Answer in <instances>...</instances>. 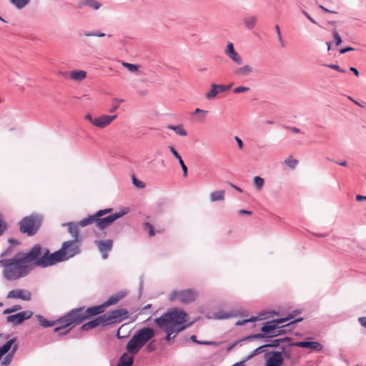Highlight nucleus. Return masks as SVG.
Segmentation results:
<instances>
[{
    "mask_svg": "<svg viewBox=\"0 0 366 366\" xmlns=\"http://www.w3.org/2000/svg\"><path fill=\"white\" fill-rule=\"evenodd\" d=\"M127 315L128 312L125 309L114 310L103 315L107 325L120 322L127 318Z\"/></svg>",
    "mask_w": 366,
    "mask_h": 366,
    "instance_id": "nucleus-10",
    "label": "nucleus"
},
{
    "mask_svg": "<svg viewBox=\"0 0 366 366\" xmlns=\"http://www.w3.org/2000/svg\"><path fill=\"white\" fill-rule=\"evenodd\" d=\"M9 242L13 244V245H18L19 244V242L16 240V239H12V238H10L9 239Z\"/></svg>",
    "mask_w": 366,
    "mask_h": 366,
    "instance_id": "nucleus-63",
    "label": "nucleus"
},
{
    "mask_svg": "<svg viewBox=\"0 0 366 366\" xmlns=\"http://www.w3.org/2000/svg\"><path fill=\"white\" fill-rule=\"evenodd\" d=\"M124 102V100L122 99H114L112 100V107L110 109L109 112H114Z\"/></svg>",
    "mask_w": 366,
    "mask_h": 366,
    "instance_id": "nucleus-36",
    "label": "nucleus"
},
{
    "mask_svg": "<svg viewBox=\"0 0 366 366\" xmlns=\"http://www.w3.org/2000/svg\"><path fill=\"white\" fill-rule=\"evenodd\" d=\"M354 50V48L352 47H346V48H342L340 50V54H345L347 51H353Z\"/></svg>",
    "mask_w": 366,
    "mask_h": 366,
    "instance_id": "nucleus-55",
    "label": "nucleus"
},
{
    "mask_svg": "<svg viewBox=\"0 0 366 366\" xmlns=\"http://www.w3.org/2000/svg\"><path fill=\"white\" fill-rule=\"evenodd\" d=\"M117 117V114L114 115H108L104 114L96 117V120L94 121V127L103 129L109 126L113 121H114Z\"/></svg>",
    "mask_w": 366,
    "mask_h": 366,
    "instance_id": "nucleus-18",
    "label": "nucleus"
},
{
    "mask_svg": "<svg viewBox=\"0 0 366 366\" xmlns=\"http://www.w3.org/2000/svg\"><path fill=\"white\" fill-rule=\"evenodd\" d=\"M239 212L242 214H248V215H250L252 214V212L251 211H248V210H245V209H240L239 211Z\"/></svg>",
    "mask_w": 366,
    "mask_h": 366,
    "instance_id": "nucleus-60",
    "label": "nucleus"
},
{
    "mask_svg": "<svg viewBox=\"0 0 366 366\" xmlns=\"http://www.w3.org/2000/svg\"><path fill=\"white\" fill-rule=\"evenodd\" d=\"M42 247L35 244L27 252H19L13 258L0 259L4 267L3 277L7 280H16L26 276L34 267H40Z\"/></svg>",
    "mask_w": 366,
    "mask_h": 366,
    "instance_id": "nucleus-1",
    "label": "nucleus"
},
{
    "mask_svg": "<svg viewBox=\"0 0 366 366\" xmlns=\"http://www.w3.org/2000/svg\"><path fill=\"white\" fill-rule=\"evenodd\" d=\"M132 182L139 189L144 188L145 187L144 183L138 180L134 176L132 177Z\"/></svg>",
    "mask_w": 366,
    "mask_h": 366,
    "instance_id": "nucleus-40",
    "label": "nucleus"
},
{
    "mask_svg": "<svg viewBox=\"0 0 366 366\" xmlns=\"http://www.w3.org/2000/svg\"><path fill=\"white\" fill-rule=\"evenodd\" d=\"M333 36H334V39L335 41L336 46L340 45V44L342 43V39L336 29H333Z\"/></svg>",
    "mask_w": 366,
    "mask_h": 366,
    "instance_id": "nucleus-39",
    "label": "nucleus"
},
{
    "mask_svg": "<svg viewBox=\"0 0 366 366\" xmlns=\"http://www.w3.org/2000/svg\"><path fill=\"white\" fill-rule=\"evenodd\" d=\"M263 318H259L258 317H252L249 319H247V320H241V321H238L237 322V325H245L246 323L247 322H256L257 320H262Z\"/></svg>",
    "mask_w": 366,
    "mask_h": 366,
    "instance_id": "nucleus-38",
    "label": "nucleus"
},
{
    "mask_svg": "<svg viewBox=\"0 0 366 366\" xmlns=\"http://www.w3.org/2000/svg\"><path fill=\"white\" fill-rule=\"evenodd\" d=\"M36 318L43 327H49L58 325L59 326L55 327L54 332H61L60 335H66L71 330V326H64V324L61 322L60 320L62 319V317L56 321H49L41 315H36Z\"/></svg>",
    "mask_w": 366,
    "mask_h": 366,
    "instance_id": "nucleus-8",
    "label": "nucleus"
},
{
    "mask_svg": "<svg viewBox=\"0 0 366 366\" xmlns=\"http://www.w3.org/2000/svg\"><path fill=\"white\" fill-rule=\"evenodd\" d=\"M85 36H99V37H103L105 36V34L104 33H102L100 31H98L95 34H92V33H85L84 34Z\"/></svg>",
    "mask_w": 366,
    "mask_h": 366,
    "instance_id": "nucleus-50",
    "label": "nucleus"
},
{
    "mask_svg": "<svg viewBox=\"0 0 366 366\" xmlns=\"http://www.w3.org/2000/svg\"><path fill=\"white\" fill-rule=\"evenodd\" d=\"M356 200L357 202H360V201H362V200H366V196H362V195H360V194H357L355 197Z\"/></svg>",
    "mask_w": 366,
    "mask_h": 366,
    "instance_id": "nucleus-57",
    "label": "nucleus"
},
{
    "mask_svg": "<svg viewBox=\"0 0 366 366\" xmlns=\"http://www.w3.org/2000/svg\"><path fill=\"white\" fill-rule=\"evenodd\" d=\"M328 66L340 72H345V71L340 68L337 64H330Z\"/></svg>",
    "mask_w": 366,
    "mask_h": 366,
    "instance_id": "nucleus-51",
    "label": "nucleus"
},
{
    "mask_svg": "<svg viewBox=\"0 0 366 366\" xmlns=\"http://www.w3.org/2000/svg\"><path fill=\"white\" fill-rule=\"evenodd\" d=\"M281 340H274L271 343L269 344H267L265 345V347H277L280 342Z\"/></svg>",
    "mask_w": 366,
    "mask_h": 366,
    "instance_id": "nucleus-49",
    "label": "nucleus"
},
{
    "mask_svg": "<svg viewBox=\"0 0 366 366\" xmlns=\"http://www.w3.org/2000/svg\"><path fill=\"white\" fill-rule=\"evenodd\" d=\"M264 347H265L264 345H262V346H260V347H257V349H255L252 352V355H250L249 357H254V356H255V355H257L258 354L262 353V351H263V348H264Z\"/></svg>",
    "mask_w": 366,
    "mask_h": 366,
    "instance_id": "nucleus-46",
    "label": "nucleus"
},
{
    "mask_svg": "<svg viewBox=\"0 0 366 366\" xmlns=\"http://www.w3.org/2000/svg\"><path fill=\"white\" fill-rule=\"evenodd\" d=\"M20 309H21V306L15 305V306L12 307L11 308H8V309L5 310L4 313V314H10V313L14 312Z\"/></svg>",
    "mask_w": 366,
    "mask_h": 366,
    "instance_id": "nucleus-45",
    "label": "nucleus"
},
{
    "mask_svg": "<svg viewBox=\"0 0 366 366\" xmlns=\"http://www.w3.org/2000/svg\"><path fill=\"white\" fill-rule=\"evenodd\" d=\"M266 366H281L283 363V357L280 352H270L264 355Z\"/></svg>",
    "mask_w": 366,
    "mask_h": 366,
    "instance_id": "nucleus-12",
    "label": "nucleus"
},
{
    "mask_svg": "<svg viewBox=\"0 0 366 366\" xmlns=\"http://www.w3.org/2000/svg\"><path fill=\"white\" fill-rule=\"evenodd\" d=\"M249 90V87L240 86H238V87H236L235 89H234L233 92L235 94H239V93L248 92Z\"/></svg>",
    "mask_w": 366,
    "mask_h": 366,
    "instance_id": "nucleus-41",
    "label": "nucleus"
},
{
    "mask_svg": "<svg viewBox=\"0 0 366 366\" xmlns=\"http://www.w3.org/2000/svg\"><path fill=\"white\" fill-rule=\"evenodd\" d=\"M86 71L84 70H72L69 74V78L73 81L80 82L86 78Z\"/></svg>",
    "mask_w": 366,
    "mask_h": 366,
    "instance_id": "nucleus-24",
    "label": "nucleus"
},
{
    "mask_svg": "<svg viewBox=\"0 0 366 366\" xmlns=\"http://www.w3.org/2000/svg\"><path fill=\"white\" fill-rule=\"evenodd\" d=\"M122 65L132 73L137 72V71L139 68V65H138V64H130V63H127V62H124V61L122 62Z\"/></svg>",
    "mask_w": 366,
    "mask_h": 366,
    "instance_id": "nucleus-34",
    "label": "nucleus"
},
{
    "mask_svg": "<svg viewBox=\"0 0 366 366\" xmlns=\"http://www.w3.org/2000/svg\"><path fill=\"white\" fill-rule=\"evenodd\" d=\"M19 230L28 236L34 235L41 224V218L36 214L25 217L19 223Z\"/></svg>",
    "mask_w": 366,
    "mask_h": 366,
    "instance_id": "nucleus-6",
    "label": "nucleus"
},
{
    "mask_svg": "<svg viewBox=\"0 0 366 366\" xmlns=\"http://www.w3.org/2000/svg\"><path fill=\"white\" fill-rule=\"evenodd\" d=\"M127 213V210H122L119 212H116L109 214L107 217L99 216L97 217V227L100 229H104L108 227L115 220L120 218L123 215Z\"/></svg>",
    "mask_w": 366,
    "mask_h": 366,
    "instance_id": "nucleus-11",
    "label": "nucleus"
},
{
    "mask_svg": "<svg viewBox=\"0 0 366 366\" xmlns=\"http://www.w3.org/2000/svg\"><path fill=\"white\" fill-rule=\"evenodd\" d=\"M263 337H265V335L259 333V334L249 335L246 339L252 340V339H260V338H263Z\"/></svg>",
    "mask_w": 366,
    "mask_h": 366,
    "instance_id": "nucleus-47",
    "label": "nucleus"
},
{
    "mask_svg": "<svg viewBox=\"0 0 366 366\" xmlns=\"http://www.w3.org/2000/svg\"><path fill=\"white\" fill-rule=\"evenodd\" d=\"M179 162L181 165V167L182 169V172H183V176L184 177H186L187 176V167L185 165L184 161L182 160V159H180L179 160Z\"/></svg>",
    "mask_w": 366,
    "mask_h": 366,
    "instance_id": "nucleus-44",
    "label": "nucleus"
},
{
    "mask_svg": "<svg viewBox=\"0 0 366 366\" xmlns=\"http://www.w3.org/2000/svg\"><path fill=\"white\" fill-rule=\"evenodd\" d=\"M10 251H11V248L9 247L7 250H6L5 252H4L1 254V257H3L4 256H7L9 254Z\"/></svg>",
    "mask_w": 366,
    "mask_h": 366,
    "instance_id": "nucleus-64",
    "label": "nucleus"
},
{
    "mask_svg": "<svg viewBox=\"0 0 366 366\" xmlns=\"http://www.w3.org/2000/svg\"><path fill=\"white\" fill-rule=\"evenodd\" d=\"M359 322L362 327H366V317H360Z\"/></svg>",
    "mask_w": 366,
    "mask_h": 366,
    "instance_id": "nucleus-56",
    "label": "nucleus"
},
{
    "mask_svg": "<svg viewBox=\"0 0 366 366\" xmlns=\"http://www.w3.org/2000/svg\"><path fill=\"white\" fill-rule=\"evenodd\" d=\"M18 349V345L17 344H15L14 346H13V348L11 350V352L10 353H9L6 357L4 359V360L2 361L1 362V365L2 366H6V365H9L11 362V360L13 359V356H14V354L15 353V352Z\"/></svg>",
    "mask_w": 366,
    "mask_h": 366,
    "instance_id": "nucleus-29",
    "label": "nucleus"
},
{
    "mask_svg": "<svg viewBox=\"0 0 366 366\" xmlns=\"http://www.w3.org/2000/svg\"><path fill=\"white\" fill-rule=\"evenodd\" d=\"M33 315L31 311H24L15 315H9L6 317L8 322H11L14 325L21 324L24 320L29 319Z\"/></svg>",
    "mask_w": 366,
    "mask_h": 366,
    "instance_id": "nucleus-15",
    "label": "nucleus"
},
{
    "mask_svg": "<svg viewBox=\"0 0 366 366\" xmlns=\"http://www.w3.org/2000/svg\"><path fill=\"white\" fill-rule=\"evenodd\" d=\"M127 293L124 291H121L117 292V294H114L112 295L107 301H105L102 305H104V308L117 304L120 300L126 297Z\"/></svg>",
    "mask_w": 366,
    "mask_h": 366,
    "instance_id": "nucleus-22",
    "label": "nucleus"
},
{
    "mask_svg": "<svg viewBox=\"0 0 366 366\" xmlns=\"http://www.w3.org/2000/svg\"><path fill=\"white\" fill-rule=\"evenodd\" d=\"M224 54L237 65L242 64V59L240 55L234 50V45L232 42L227 43L224 49Z\"/></svg>",
    "mask_w": 366,
    "mask_h": 366,
    "instance_id": "nucleus-16",
    "label": "nucleus"
},
{
    "mask_svg": "<svg viewBox=\"0 0 366 366\" xmlns=\"http://www.w3.org/2000/svg\"><path fill=\"white\" fill-rule=\"evenodd\" d=\"M104 310L103 305L91 307L86 310L84 308L74 309L64 315L60 321L64 324V326H71V329L84 320L102 314L104 312Z\"/></svg>",
    "mask_w": 366,
    "mask_h": 366,
    "instance_id": "nucleus-4",
    "label": "nucleus"
},
{
    "mask_svg": "<svg viewBox=\"0 0 366 366\" xmlns=\"http://www.w3.org/2000/svg\"><path fill=\"white\" fill-rule=\"evenodd\" d=\"M191 339L194 341V342H196L199 344H203V345H217V343L215 342H209V341H205V342H198L196 340V336L194 335H192L191 337Z\"/></svg>",
    "mask_w": 366,
    "mask_h": 366,
    "instance_id": "nucleus-42",
    "label": "nucleus"
},
{
    "mask_svg": "<svg viewBox=\"0 0 366 366\" xmlns=\"http://www.w3.org/2000/svg\"><path fill=\"white\" fill-rule=\"evenodd\" d=\"M231 86L232 85L224 86L222 84H212L211 89L209 92L205 94V97L208 100H212L218 94L229 90Z\"/></svg>",
    "mask_w": 366,
    "mask_h": 366,
    "instance_id": "nucleus-17",
    "label": "nucleus"
},
{
    "mask_svg": "<svg viewBox=\"0 0 366 366\" xmlns=\"http://www.w3.org/2000/svg\"><path fill=\"white\" fill-rule=\"evenodd\" d=\"M155 336L152 328L144 327L139 330L127 344V350L132 352H138L142 347Z\"/></svg>",
    "mask_w": 366,
    "mask_h": 366,
    "instance_id": "nucleus-5",
    "label": "nucleus"
},
{
    "mask_svg": "<svg viewBox=\"0 0 366 366\" xmlns=\"http://www.w3.org/2000/svg\"><path fill=\"white\" fill-rule=\"evenodd\" d=\"M95 244L102 254V258L104 259H107L108 257V252L113 247V241L112 239H107L105 241L99 240L96 241Z\"/></svg>",
    "mask_w": 366,
    "mask_h": 366,
    "instance_id": "nucleus-19",
    "label": "nucleus"
},
{
    "mask_svg": "<svg viewBox=\"0 0 366 366\" xmlns=\"http://www.w3.org/2000/svg\"><path fill=\"white\" fill-rule=\"evenodd\" d=\"M187 315L183 310L174 308L164 314L154 322L159 327H167L172 328L177 332H181L191 325V323L186 324Z\"/></svg>",
    "mask_w": 366,
    "mask_h": 366,
    "instance_id": "nucleus-3",
    "label": "nucleus"
},
{
    "mask_svg": "<svg viewBox=\"0 0 366 366\" xmlns=\"http://www.w3.org/2000/svg\"><path fill=\"white\" fill-rule=\"evenodd\" d=\"M7 299H21L24 301H29L31 299V294L29 291L23 289L13 290L7 294Z\"/></svg>",
    "mask_w": 366,
    "mask_h": 366,
    "instance_id": "nucleus-14",
    "label": "nucleus"
},
{
    "mask_svg": "<svg viewBox=\"0 0 366 366\" xmlns=\"http://www.w3.org/2000/svg\"><path fill=\"white\" fill-rule=\"evenodd\" d=\"M253 71V69L249 65H244L234 70V74L238 76H246Z\"/></svg>",
    "mask_w": 366,
    "mask_h": 366,
    "instance_id": "nucleus-25",
    "label": "nucleus"
},
{
    "mask_svg": "<svg viewBox=\"0 0 366 366\" xmlns=\"http://www.w3.org/2000/svg\"><path fill=\"white\" fill-rule=\"evenodd\" d=\"M159 328L164 330L165 332H167V341H169L172 338H174L176 335L179 332H177L175 330H173L172 328H169L167 327H159Z\"/></svg>",
    "mask_w": 366,
    "mask_h": 366,
    "instance_id": "nucleus-31",
    "label": "nucleus"
},
{
    "mask_svg": "<svg viewBox=\"0 0 366 366\" xmlns=\"http://www.w3.org/2000/svg\"><path fill=\"white\" fill-rule=\"evenodd\" d=\"M137 353L127 350V352L121 356L118 362V366H132L134 362V357Z\"/></svg>",
    "mask_w": 366,
    "mask_h": 366,
    "instance_id": "nucleus-20",
    "label": "nucleus"
},
{
    "mask_svg": "<svg viewBox=\"0 0 366 366\" xmlns=\"http://www.w3.org/2000/svg\"><path fill=\"white\" fill-rule=\"evenodd\" d=\"M257 19L256 16H250L246 17L244 19V24L247 28L252 29L255 26L256 23H257Z\"/></svg>",
    "mask_w": 366,
    "mask_h": 366,
    "instance_id": "nucleus-30",
    "label": "nucleus"
},
{
    "mask_svg": "<svg viewBox=\"0 0 366 366\" xmlns=\"http://www.w3.org/2000/svg\"><path fill=\"white\" fill-rule=\"evenodd\" d=\"M99 325H102V326L107 325L103 315L99 316L98 317L95 318L94 320L84 324L81 327V329L82 330L87 331L91 329L95 328Z\"/></svg>",
    "mask_w": 366,
    "mask_h": 366,
    "instance_id": "nucleus-21",
    "label": "nucleus"
},
{
    "mask_svg": "<svg viewBox=\"0 0 366 366\" xmlns=\"http://www.w3.org/2000/svg\"><path fill=\"white\" fill-rule=\"evenodd\" d=\"M234 139L235 141L237 142V144H238V147L239 149H242L243 148V142L242 141V139L240 138H239L238 137H234Z\"/></svg>",
    "mask_w": 366,
    "mask_h": 366,
    "instance_id": "nucleus-53",
    "label": "nucleus"
},
{
    "mask_svg": "<svg viewBox=\"0 0 366 366\" xmlns=\"http://www.w3.org/2000/svg\"><path fill=\"white\" fill-rule=\"evenodd\" d=\"M67 226H68L69 233L74 237L73 240L77 241L78 234H79V230H78L77 226L72 223H68Z\"/></svg>",
    "mask_w": 366,
    "mask_h": 366,
    "instance_id": "nucleus-32",
    "label": "nucleus"
},
{
    "mask_svg": "<svg viewBox=\"0 0 366 366\" xmlns=\"http://www.w3.org/2000/svg\"><path fill=\"white\" fill-rule=\"evenodd\" d=\"M225 192L223 189L212 192L210 195L211 202L222 201L224 199Z\"/></svg>",
    "mask_w": 366,
    "mask_h": 366,
    "instance_id": "nucleus-27",
    "label": "nucleus"
},
{
    "mask_svg": "<svg viewBox=\"0 0 366 366\" xmlns=\"http://www.w3.org/2000/svg\"><path fill=\"white\" fill-rule=\"evenodd\" d=\"M295 317V315H290L285 318H280L267 322L264 326L262 327L261 330L264 333H270L268 336L270 337L277 336L282 334V331L275 332V330L278 327V325L286 322Z\"/></svg>",
    "mask_w": 366,
    "mask_h": 366,
    "instance_id": "nucleus-9",
    "label": "nucleus"
},
{
    "mask_svg": "<svg viewBox=\"0 0 366 366\" xmlns=\"http://www.w3.org/2000/svg\"><path fill=\"white\" fill-rule=\"evenodd\" d=\"M144 229H149V234L150 237L154 235V232L153 226L150 223L146 222L144 224Z\"/></svg>",
    "mask_w": 366,
    "mask_h": 366,
    "instance_id": "nucleus-43",
    "label": "nucleus"
},
{
    "mask_svg": "<svg viewBox=\"0 0 366 366\" xmlns=\"http://www.w3.org/2000/svg\"><path fill=\"white\" fill-rule=\"evenodd\" d=\"M207 111L205 110H202V109H196L194 112V114H199V113H202L203 114V116H204L206 114H207Z\"/></svg>",
    "mask_w": 366,
    "mask_h": 366,
    "instance_id": "nucleus-59",
    "label": "nucleus"
},
{
    "mask_svg": "<svg viewBox=\"0 0 366 366\" xmlns=\"http://www.w3.org/2000/svg\"><path fill=\"white\" fill-rule=\"evenodd\" d=\"M112 208H107L105 209L99 210L97 212H96L94 214L89 216V217L81 219V221L79 222L78 224L80 227H85V226H87L92 223H95V224L97 225V217H98L99 216H104L106 214H108L110 212H112Z\"/></svg>",
    "mask_w": 366,
    "mask_h": 366,
    "instance_id": "nucleus-13",
    "label": "nucleus"
},
{
    "mask_svg": "<svg viewBox=\"0 0 366 366\" xmlns=\"http://www.w3.org/2000/svg\"><path fill=\"white\" fill-rule=\"evenodd\" d=\"M169 150L172 153V154L174 156V157L178 159V161L182 159L181 156L179 154V153L176 151V149L174 148V147L170 146Z\"/></svg>",
    "mask_w": 366,
    "mask_h": 366,
    "instance_id": "nucleus-48",
    "label": "nucleus"
},
{
    "mask_svg": "<svg viewBox=\"0 0 366 366\" xmlns=\"http://www.w3.org/2000/svg\"><path fill=\"white\" fill-rule=\"evenodd\" d=\"M294 345L302 348H310L317 351H320L322 349L321 344L317 342H297L294 343Z\"/></svg>",
    "mask_w": 366,
    "mask_h": 366,
    "instance_id": "nucleus-23",
    "label": "nucleus"
},
{
    "mask_svg": "<svg viewBox=\"0 0 366 366\" xmlns=\"http://www.w3.org/2000/svg\"><path fill=\"white\" fill-rule=\"evenodd\" d=\"M167 129L173 130L177 134L182 137H186L187 135V131L182 124L177 126L168 125Z\"/></svg>",
    "mask_w": 366,
    "mask_h": 366,
    "instance_id": "nucleus-28",
    "label": "nucleus"
},
{
    "mask_svg": "<svg viewBox=\"0 0 366 366\" xmlns=\"http://www.w3.org/2000/svg\"><path fill=\"white\" fill-rule=\"evenodd\" d=\"M79 252V247L76 240H70L64 242L62 244L61 248L51 254L49 249L46 247H42L41 257L39 261V264L41 267H47L52 266L58 262H63Z\"/></svg>",
    "mask_w": 366,
    "mask_h": 366,
    "instance_id": "nucleus-2",
    "label": "nucleus"
},
{
    "mask_svg": "<svg viewBox=\"0 0 366 366\" xmlns=\"http://www.w3.org/2000/svg\"><path fill=\"white\" fill-rule=\"evenodd\" d=\"M287 129L291 131L293 133H298L300 132V129L296 127H287Z\"/></svg>",
    "mask_w": 366,
    "mask_h": 366,
    "instance_id": "nucleus-62",
    "label": "nucleus"
},
{
    "mask_svg": "<svg viewBox=\"0 0 366 366\" xmlns=\"http://www.w3.org/2000/svg\"><path fill=\"white\" fill-rule=\"evenodd\" d=\"M350 70L351 71H352V72L355 74V75L356 76H359L360 73H359L358 70H357L356 68H355V67H350Z\"/></svg>",
    "mask_w": 366,
    "mask_h": 366,
    "instance_id": "nucleus-61",
    "label": "nucleus"
},
{
    "mask_svg": "<svg viewBox=\"0 0 366 366\" xmlns=\"http://www.w3.org/2000/svg\"><path fill=\"white\" fill-rule=\"evenodd\" d=\"M285 163L291 169H294L298 164L297 159H292L291 157L285 160Z\"/></svg>",
    "mask_w": 366,
    "mask_h": 366,
    "instance_id": "nucleus-37",
    "label": "nucleus"
},
{
    "mask_svg": "<svg viewBox=\"0 0 366 366\" xmlns=\"http://www.w3.org/2000/svg\"><path fill=\"white\" fill-rule=\"evenodd\" d=\"M282 355L283 358L284 357H286V358H290V352L289 351L283 350L282 352Z\"/></svg>",
    "mask_w": 366,
    "mask_h": 366,
    "instance_id": "nucleus-58",
    "label": "nucleus"
},
{
    "mask_svg": "<svg viewBox=\"0 0 366 366\" xmlns=\"http://www.w3.org/2000/svg\"><path fill=\"white\" fill-rule=\"evenodd\" d=\"M254 183L257 190H261L264 186V180L263 178L256 176L254 177Z\"/></svg>",
    "mask_w": 366,
    "mask_h": 366,
    "instance_id": "nucleus-35",
    "label": "nucleus"
},
{
    "mask_svg": "<svg viewBox=\"0 0 366 366\" xmlns=\"http://www.w3.org/2000/svg\"><path fill=\"white\" fill-rule=\"evenodd\" d=\"M197 297V292L192 289L174 290L171 292L169 300L171 301L178 300L179 302L188 304L194 302Z\"/></svg>",
    "mask_w": 366,
    "mask_h": 366,
    "instance_id": "nucleus-7",
    "label": "nucleus"
},
{
    "mask_svg": "<svg viewBox=\"0 0 366 366\" xmlns=\"http://www.w3.org/2000/svg\"><path fill=\"white\" fill-rule=\"evenodd\" d=\"M10 2L14 5L17 9H21L25 7L29 3L30 0H9Z\"/></svg>",
    "mask_w": 366,
    "mask_h": 366,
    "instance_id": "nucleus-33",
    "label": "nucleus"
},
{
    "mask_svg": "<svg viewBox=\"0 0 366 366\" xmlns=\"http://www.w3.org/2000/svg\"><path fill=\"white\" fill-rule=\"evenodd\" d=\"M85 119L94 126V121L96 120V118H93L92 114H87L85 116Z\"/></svg>",
    "mask_w": 366,
    "mask_h": 366,
    "instance_id": "nucleus-52",
    "label": "nucleus"
},
{
    "mask_svg": "<svg viewBox=\"0 0 366 366\" xmlns=\"http://www.w3.org/2000/svg\"><path fill=\"white\" fill-rule=\"evenodd\" d=\"M275 30H276V33L277 34V36H278V39L280 41V42H282V36H281V33H280V26L278 25H276L275 26Z\"/></svg>",
    "mask_w": 366,
    "mask_h": 366,
    "instance_id": "nucleus-54",
    "label": "nucleus"
},
{
    "mask_svg": "<svg viewBox=\"0 0 366 366\" xmlns=\"http://www.w3.org/2000/svg\"><path fill=\"white\" fill-rule=\"evenodd\" d=\"M88 6L94 9H99L101 7V4L96 1L95 0H81L79 1L78 6L81 8L82 6Z\"/></svg>",
    "mask_w": 366,
    "mask_h": 366,
    "instance_id": "nucleus-26",
    "label": "nucleus"
}]
</instances>
